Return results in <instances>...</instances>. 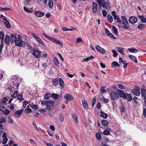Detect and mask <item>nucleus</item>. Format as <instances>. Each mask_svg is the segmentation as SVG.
<instances>
[{
	"label": "nucleus",
	"instance_id": "c85d7f7f",
	"mask_svg": "<svg viewBox=\"0 0 146 146\" xmlns=\"http://www.w3.org/2000/svg\"><path fill=\"white\" fill-rule=\"evenodd\" d=\"M51 97L56 100L59 97V95L57 94L53 93L51 95Z\"/></svg>",
	"mask_w": 146,
	"mask_h": 146
},
{
	"label": "nucleus",
	"instance_id": "49530a36",
	"mask_svg": "<svg viewBox=\"0 0 146 146\" xmlns=\"http://www.w3.org/2000/svg\"><path fill=\"white\" fill-rule=\"evenodd\" d=\"M17 99L18 100L22 101L24 100L21 94H20L18 95Z\"/></svg>",
	"mask_w": 146,
	"mask_h": 146
},
{
	"label": "nucleus",
	"instance_id": "bb28decb",
	"mask_svg": "<svg viewBox=\"0 0 146 146\" xmlns=\"http://www.w3.org/2000/svg\"><path fill=\"white\" fill-rule=\"evenodd\" d=\"M125 97L127 98L126 99L129 101H131L132 100V97L131 95L127 93L125 94Z\"/></svg>",
	"mask_w": 146,
	"mask_h": 146
},
{
	"label": "nucleus",
	"instance_id": "4be33fe9",
	"mask_svg": "<svg viewBox=\"0 0 146 146\" xmlns=\"http://www.w3.org/2000/svg\"><path fill=\"white\" fill-rule=\"evenodd\" d=\"M100 116L101 117L106 119L108 117V115L107 113L103 112L102 111H101L100 112Z\"/></svg>",
	"mask_w": 146,
	"mask_h": 146
},
{
	"label": "nucleus",
	"instance_id": "b1692460",
	"mask_svg": "<svg viewBox=\"0 0 146 146\" xmlns=\"http://www.w3.org/2000/svg\"><path fill=\"white\" fill-rule=\"evenodd\" d=\"M58 81L60 86L62 88H64V82L62 79L61 78H59Z\"/></svg>",
	"mask_w": 146,
	"mask_h": 146
},
{
	"label": "nucleus",
	"instance_id": "412c9836",
	"mask_svg": "<svg viewBox=\"0 0 146 146\" xmlns=\"http://www.w3.org/2000/svg\"><path fill=\"white\" fill-rule=\"evenodd\" d=\"M58 78H55L53 79L52 81V82L54 86H56L58 84Z\"/></svg>",
	"mask_w": 146,
	"mask_h": 146
},
{
	"label": "nucleus",
	"instance_id": "864d4df0",
	"mask_svg": "<svg viewBox=\"0 0 146 146\" xmlns=\"http://www.w3.org/2000/svg\"><path fill=\"white\" fill-rule=\"evenodd\" d=\"M26 45L27 46H28V47H29L28 48V49L29 50H30V49H31V50L32 51H33V50H34V49H33V47L32 46H30V44H29L28 42V43H27L26 42Z\"/></svg>",
	"mask_w": 146,
	"mask_h": 146
},
{
	"label": "nucleus",
	"instance_id": "e433bc0d",
	"mask_svg": "<svg viewBox=\"0 0 146 146\" xmlns=\"http://www.w3.org/2000/svg\"><path fill=\"white\" fill-rule=\"evenodd\" d=\"M145 24H140L137 27L140 30H143L145 28Z\"/></svg>",
	"mask_w": 146,
	"mask_h": 146
},
{
	"label": "nucleus",
	"instance_id": "58836bf2",
	"mask_svg": "<svg viewBox=\"0 0 146 146\" xmlns=\"http://www.w3.org/2000/svg\"><path fill=\"white\" fill-rule=\"evenodd\" d=\"M59 119L61 122L63 121L64 120V115L61 113H60L59 115Z\"/></svg>",
	"mask_w": 146,
	"mask_h": 146
},
{
	"label": "nucleus",
	"instance_id": "79ce46f5",
	"mask_svg": "<svg viewBox=\"0 0 146 146\" xmlns=\"http://www.w3.org/2000/svg\"><path fill=\"white\" fill-rule=\"evenodd\" d=\"M96 137L98 140H100L102 139V137L100 133H96Z\"/></svg>",
	"mask_w": 146,
	"mask_h": 146
},
{
	"label": "nucleus",
	"instance_id": "ea45409f",
	"mask_svg": "<svg viewBox=\"0 0 146 146\" xmlns=\"http://www.w3.org/2000/svg\"><path fill=\"white\" fill-rule=\"evenodd\" d=\"M112 29L114 32V33L116 35L118 33V30L114 26H112Z\"/></svg>",
	"mask_w": 146,
	"mask_h": 146
},
{
	"label": "nucleus",
	"instance_id": "603ef678",
	"mask_svg": "<svg viewBox=\"0 0 146 146\" xmlns=\"http://www.w3.org/2000/svg\"><path fill=\"white\" fill-rule=\"evenodd\" d=\"M48 101L44 100H43L41 102V105H46Z\"/></svg>",
	"mask_w": 146,
	"mask_h": 146
},
{
	"label": "nucleus",
	"instance_id": "bf43d9fd",
	"mask_svg": "<svg viewBox=\"0 0 146 146\" xmlns=\"http://www.w3.org/2000/svg\"><path fill=\"white\" fill-rule=\"evenodd\" d=\"M10 112V111L7 109H6L4 110V114L5 115H8Z\"/></svg>",
	"mask_w": 146,
	"mask_h": 146
},
{
	"label": "nucleus",
	"instance_id": "dca6fc26",
	"mask_svg": "<svg viewBox=\"0 0 146 146\" xmlns=\"http://www.w3.org/2000/svg\"><path fill=\"white\" fill-rule=\"evenodd\" d=\"M97 4L95 2H93V3L92 9L94 13H96L97 12Z\"/></svg>",
	"mask_w": 146,
	"mask_h": 146
},
{
	"label": "nucleus",
	"instance_id": "9b49d317",
	"mask_svg": "<svg viewBox=\"0 0 146 146\" xmlns=\"http://www.w3.org/2000/svg\"><path fill=\"white\" fill-rule=\"evenodd\" d=\"M96 48L97 51L100 53L103 54H105L106 53V51L99 46L97 45Z\"/></svg>",
	"mask_w": 146,
	"mask_h": 146
},
{
	"label": "nucleus",
	"instance_id": "f257e3e1",
	"mask_svg": "<svg viewBox=\"0 0 146 146\" xmlns=\"http://www.w3.org/2000/svg\"><path fill=\"white\" fill-rule=\"evenodd\" d=\"M15 45L18 47L25 48V47L26 42L22 40L19 38H17L15 42Z\"/></svg>",
	"mask_w": 146,
	"mask_h": 146
},
{
	"label": "nucleus",
	"instance_id": "7c9ffc66",
	"mask_svg": "<svg viewBox=\"0 0 146 146\" xmlns=\"http://www.w3.org/2000/svg\"><path fill=\"white\" fill-rule=\"evenodd\" d=\"M114 19L115 20L116 22H117L121 23V22L119 17L118 15H116L113 17Z\"/></svg>",
	"mask_w": 146,
	"mask_h": 146
},
{
	"label": "nucleus",
	"instance_id": "4d7b16f0",
	"mask_svg": "<svg viewBox=\"0 0 146 146\" xmlns=\"http://www.w3.org/2000/svg\"><path fill=\"white\" fill-rule=\"evenodd\" d=\"M30 102V101H23V106H24L25 108H26L27 104H29Z\"/></svg>",
	"mask_w": 146,
	"mask_h": 146
},
{
	"label": "nucleus",
	"instance_id": "774afa93",
	"mask_svg": "<svg viewBox=\"0 0 146 146\" xmlns=\"http://www.w3.org/2000/svg\"><path fill=\"white\" fill-rule=\"evenodd\" d=\"M8 122L9 123H11L13 122V121L11 117H8Z\"/></svg>",
	"mask_w": 146,
	"mask_h": 146
},
{
	"label": "nucleus",
	"instance_id": "72a5a7b5",
	"mask_svg": "<svg viewBox=\"0 0 146 146\" xmlns=\"http://www.w3.org/2000/svg\"><path fill=\"white\" fill-rule=\"evenodd\" d=\"M94 58V57L92 56H88L86 58H84L83 59V60H84L83 62H84V61H87H87H89L90 59H93Z\"/></svg>",
	"mask_w": 146,
	"mask_h": 146
},
{
	"label": "nucleus",
	"instance_id": "13d9d810",
	"mask_svg": "<svg viewBox=\"0 0 146 146\" xmlns=\"http://www.w3.org/2000/svg\"><path fill=\"white\" fill-rule=\"evenodd\" d=\"M80 42H83V41L82 38L80 37L76 39V42L79 43Z\"/></svg>",
	"mask_w": 146,
	"mask_h": 146
},
{
	"label": "nucleus",
	"instance_id": "052dcab7",
	"mask_svg": "<svg viewBox=\"0 0 146 146\" xmlns=\"http://www.w3.org/2000/svg\"><path fill=\"white\" fill-rule=\"evenodd\" d=\"M25 111L26 113H30L32 112V110L30 108H27L25 110Z\"/></svg>",
	"mask_w": 146,
	"mask_h": 146
},
{
	"label": "nucleus",
	"instance_id": "f704fd0d",
	"mask_svg": "<svg viewBox=\"0 0 146 146\" xmlns=\"http://www.w3.org/2000/svg\"><path fill=\"white\" fill-rule=\"evenodd\" d=\"M142 97H144V96H146V90L144 89H142L141 90Z\"/></svg>",
	"mask_w": 146,
	"mask_h": 146
},
{
	"label": "nucleus",
	"instance_id": "c03bdc74",
	"mask_svg": "<svg viewBox=\"0 0 146 146\" xmlns=\"http://www.w3.org/2000/svg\"><path fill=\"white\" fill-rule=\"evenodd\" d=\"M108 18L109 21L111 23L113 21V18L110 15H108Z\"/></svg>",
	"mask_w": 146,
	"mask_h": 146
},
{
	"label": "nucleus",
	"instance_id": "5fc2aeb1",
	"mask_svg": "<svg viewBox=\"0 0 146 146\" xmlns=\"http://www.w3.org/2000/svg\"><path fill=\"white\" fill-rule=\"evenodd\" d=\"M103 134L106 135H108L110 134V132L109 131L105 130L103 132Z\"/></svg>",
	"mask_w": 146,
	"mask_h": 146
},
{
	"label": "nucleus",
	"instance_id": "8fccbe9b",
	"mask_svg": "<svg viewBox=\"0 0 146 146\" xmlns=\"http://www.w3.org/2000/svg\"><path fill=\"white\" fill-rule=\"evenodd\" d=\"M18 92L17 90H15L14 93H13L12 97L13 98H16L17 96H18Z\"/></svg>",
	"mask_w": 146,
	"mask_h": 146
},
{
	"label": "nucleus",
	"instance_id": "cd10ccee",
	"mask_svg": "<svg viewBox=\"0 0 146 146\" xmlns=\"http://www.w3.org/2000/svg\"><path fill=\"white\" fill-rule=\"evenodd\" d=\"M5 40L7 44H8L10 43L9 36L8 35H6L5 36Z\"/></svg>",
	"mask_w": 146,
	"mask_h": 146
},
{
	"label": "nucleus",
	"instance_id": "ddd939ff",
	"mask_svg": "<svg viewBox=\"0 0 146 146\" xmlns=\"http://www.w3.org/2000/svg\"><path fill=\"white\" fill-rule=\"evenodd\" d=\"M34 56L36 58H39L41 55L40 51L38 50H35L33 52Z\"/></svg>",
	"mask_w": 146,
	"mask_h": 146
},
{
	"label": "nucleus",
	"instance_id": "e2e57ef3",
	"mask_svg": "<svg viewBox=\"0 0 146 146\" xmlns=\"http://www.w3.org/2000/svg\"><path fill=\"white\" fill-rule=\"evenodd\" d=\"M30 106H31L32 108H34V110H36L38 109V106L37 105H33L32 106H31V105H30Z\"/></svg>",
	"mask_w": 146,
	"mask_h": 146
},
{
	"label": "nucleus",
	"instance_id": "7ed1b4c3",
	"mask_svg": "<svg viewBox=\"0 0 146 146\" xmlns=\"http://www.w3.org/2000/svg\"><path fill=\"white\" fill-rule=\"evenodd\" d=\"M31 34L32 36L36 39L38 43L39 44H40L42 46L44 45V44L43 42L36 34L33 33H32Z\"/></svg>",
	"mask_w": 146,
	"mask_h": 146
},
{
	"label": "nucleus",
	"instance_id": "f8f14e48",
	"mask_svg": "<svg viewBox=\"0 0 146 146\" xmlns=\"http://www.w3.org/2000/svg\"><path fill=\"white\" fill-rule=\"evenodd\" d=\"M23 111V109L17 110L15 113V115L17 118H19L22 115Z\"/></svg>",
	"mask_w": 146,
	"mask_h": 146
},
{
	"label": "nucleus",
	"instance_id": "0eeeda50",
	"mask_svg": "<svg viewBox=\"0 0 146 146\" xmlns=\"http://www.w3.org/2000/svg\"><path fill=\"white\" fill-rule=\"evenodd\" d=\"M135 86V89H133L131 90V92L135 95L137 96H139L140 94L139 91L140 89L138 86Z\"/></svg>",
	"mask_w": 146,
	"mask_h": 146
},
{
	"label": "nucleus",
	"instance_id": "a211bd4d",
	"mask_svg": "<svg viewBox=\"0 0 146 146\" xmlns=\"http://www.w3.org/2000/svg\"><path fill=\"white\" fill-rule=\"evenodd\" d=\"M124 48L121 47H117V51L120 52L121 54L124 55L125 54L124 52L123 51Z\"/></svg>",
	"mask_w": 146,
	"mask_h": 146
},
{
	"label": "nucleus",
	"instance_id": "393cba45",
	"mask_svg": "<svg viewBox=\"0 0 146 146\" xmlns=\"http://www.w3.org/2000/svg\"><path fill=\"white\" fill-rule=\"evenodd\" d=\"M101 123L104 126H107L108 125V122L106 120H102L101 121Z\"/></svg>",
	"mask_w": 146,
	"mask_h": 146
},
{
	"label": "nucleus",
	"instance_id": "423d86ee",
	"mask_svg": "<svg viewBox=\"0 0 146 146\" xmlns=\"http://www.w3.org/2000/svg\"><path fill=\"white\" fill-rule=\"evenodd\" d=\"M110 96L111 99L113 100H117L119 98L118 94L114 91H111L110 92Z\"/></svg>",
	"mask_w": 146,
	"mask_h": 146
},
{
	"label": "nucleus",
	"instance_id": "37998d69",
	"mask_svg": "<svg viewBox=\"0 0 146 146\" xmlns=\"http://www.w3.org/2000/svg\"><path fill=\"white\" fill-rule=\"evenodd\" d=\"M120 111L121 113H125L126 111L125 108L123 106H122L120 108Z\"/></svg>",
	"mask_w": 146,
	"mask_h": 146
},
{
	"label": "nucleus",
	"instance_id": "c756f323",
	"mask_svg": "<svg viewBox=\"0 0 146 146\" xmlns=\"http://www.w3.org/2000/svg\"><path fill=\"white\" fill-rule=\"evenodd\" d=\"M51 97V95L49 93H46L44 96V98L45 100L49 99Z\"/></svg>",
	"mask_w": 146,
	"mask_h": 146
},
{
	"label": "nucleus",
	"instance_id": "a19ab883",
	"mask_svg": "<svg viewBox=\"0 0 146 146\" xmlns=\"http://www.w3.org/2000/svg\"><path fill=\"white\" fill-rule=\"evenodd\" d=\"M48 5L50 8H52L53 6V2L52 0H49Z\"/></svg>",
	"mask_w": 146,
	"mask_h": 146
},
{
	"label": "nucleus",
	"instance_id": "680f3d73",
	"mask_svg": "<svg viewBox=\"0 0 146 146\" xmlns=\"http://www.w3.org/2000/svg\"><path fill=\"white\" fill-rule=\"evenodd\" d=\"M72 116L75 122L76 123H78V121L77 117L76 116H75L74 115H73Z\"/></svg>",
	"mask_w": 146,
	"mask_h": 146
},
{
	"label": "nucleus",
	"instance_id": "20e7f679",
	"mask_svg": "<svg viewBox=\"0 0 146 146\" xmlns=\"http://www.w3.org/2000/svg\"><path fill=\"white\" fill-rule=\"evenodd\" d=\"M55 101V100L53 101L51 100L48 101L45 109L47 110H50L52 109L51 107H53Z\"/></svg>",
	"mask_w": 146,
	"mask_h": 146
},
{
	"label": "nucleus",
	"instance_id": "473e14b6",
	"mask_svg": "<svg viewBox=\"0 0 146 146\" xmlns=\"http://www.w3.org/2000/svg\"><path fill=\"white\" fill-rule=\"evenodd\" d=\"M24 11L27 13H31L32 12L33 10L29 8H27L26 7H24L23 8Z\"/></svg>",
	"mask_w": 146,
	"mask_h": 146
},
{
	"label": "nucleus",
	"instance_id": "6ab92c4d",
	"mask_svg": "<svg viewBox=\"0 0 146 146\" xmlns=\"http://www.w3.org/2000/svg\"><path fill=\"white\" fill-rule=\"evenodd\" d=\"M111 66L112 68H114L116 66L118 67L120 66V65L115 61H114L112 63Z\"/></svg>",
	"mask_w": 146,
	"mask_h": 146
},
{
	"label": "nucleus",
	"instance_id": "39448f33",
	"mask_svg": "<svg viewBox=\"0 0 146 146\" xmlns=\"http://www.w3.org/2000/svg\"><path fill=\"white\" fill-rule=\"evenodd\" d=\"M49 40L52 42L58 44L59 46L61 47H62L63 46V43L61 41L52 37H50V39H49Z\"/></svg>",
	"mask_w": 146,
	"mask_h": 146
},
{
	"label": "nucleus",
	"instance_id": "aec40b11",
	"mask_svg": "<svg viewBox=\"0 0 146 146\" xmlns=\"http://www.w3.org/2000/svg\"><path fill=\"white\" fill-rule=\"evenodd\" d=\"M137 16L141 20L143 23H146V18L143 15H138Z\"/></svg>",
	"mask_w": 146,
	"mask_h": 146
},
{
	"label": "nucleus",
	"instance_id": "69168bd1",
	"mask_svg": "<svg viewBox=\"0 0 146 146\" xmlns=\"http://www.w3.org/2000/svg\"><path fill=\"white\" fill-rule=\"evenodd\" d=\"M102 100L105 103H108L109 102L108 99H106L104 97L102 98Z\"/></svg>",
	"mask_w": 146,
	"mask_h": 146
},
{
	"label": "nucleus",
	"instance_id": "338daca9",
	"mask_svg": "<svg viewBox=\"0 0 146 146\" xmlns=\"http://www.w3.org/2000/svg\"><path fill=\"white\" fill-rule=\"evenodd\" d=\"M119 63H124L125 61H124L122 58L120 57L119 58Z\"/></svg>",
	"mask_w": 146,
	"mask_h": 146
},
{
	"label": "nucleus",
	"instance_id": "5701e85b",
	"mask_svg": "<svg viewBox=\"0 0 146 146\" xmlns=\"http://www.w3.org/2000/svg\"><path fill=\"white\" fill-rule=\"evenodd\" d=\"M4 23L7 28V29H9L11 28V26L9 22L7 20L5 21H4Z\"/></svg>",
	"mask_w": 146,
	"mask_h": 146
},
{
	"label": "nucleus",
	"instance_id": "4c0bfd02",
	"mask_svg": "<svg viewBox=\"0 0 146 146\" xmlns=\"http://www.w3.org/2000/svg\"><path fill=\"white\" fill-rule=\"evenodd\" d=\"M54 63L55 64V65L56 66H59V62H58V60H57V58L56 57L54 58Z\"/></svg>",
	"mask_w": 146,
	"mask_h": 146
},
{
	"label": "nucleus",
	"instance_id": "6e6d98bb",
	"mask_svg": "<svg viewBox=\"0 0 146 146\" xmlns=\"http://www.w3.org/2000/svg\"><path fill=\"white\" fill-rule=\"evenodd\" d=\"M6 122V121L5 119V117H2L1 118V119H0V123H5Z\"/></svg>",
	"mask_w": 146,
	"mask_h": 146
},
{
	"label": "nucleus",
	"instance_id": "09e8293b",
	"mask_svg": "<svg viewBox=\"0 0 146 146\" xmlns=\"http://www.w3.org/2000/svg\"><path fill=\"white\" fill-rule=\"evenodd\" d=\"M4 35L3 33L0 31V39L3 40L4 38Z\"/></svg>",
	"mask_w": 146,
	"mask_h": 146
},
{
	"label": "nucleus",
	"instance_id": "4468645a",
	"mask_svg": "<svg viewBox=\"0 0 146 146\" xmlns=\"http://www.w3.org/2000/svg\"><path fill=\"white\" fill-rule=\"evenodd\" d=\"M45 13L40 11H37L35 12V15L38 17H42L44 15Z\"/></svg>",
	"mask_w": 146,
	"mask_h": 146
},
{
	"label": "nucleus",
	"instance_id": "f03ea898",
	"mask_svg": "<svg viewBox=\"0 0 146 146\" xmlns=\"http://www.w3.org/2000/svg\"><path fill=\"white\" fill-rule=\"evenodd\" d=\"M122 23V24H124V25L122 26L123 29H128L129 27L128 23L125 16H121Z\"/></svg>",
	"mask_w": 146,
	"mask_h": 146
},
{
	"label": "nucleus",
	"instance_id": "1a4fd4ad",
	"mask_svg": "<svg viewBox=\"0 0 146 146\" xmlns=\"http://www.w3.org/2000/svg\"><path fill=\"white\" fill-rule=\"evenodd\" d=\"M117 93L120 97L122 98L123 100L126 99L125 94L123 90H119L117 91Z\"/></svg>",
	"mask_w": 146,
	"mask_h": 146
},
{
	"label": "nucleus",
	"instance_id": "0e129e2a",
	"mask_svg": "<svg viewBox=\"0 0 146 146\" xmlns=\"http://www.w3.org/2000/svg\"><path fill=\"white\" fill-rule=\"evenodd\" d=\"M8 141V139L7 138H4L2 141V143L3 144H6Z\"/></svg>",
	"mask_w": 146,
	"mask_h": 146
},
{
	"label": "nucleus",
	"instance_id": "a878e982",
	"mask_svg": "<svg viewBox=\"0 0 146 146\" xmlns=\"http://www.w3.org/2000/svg\"><path fill=\"white\" fill-rule=\"evenodd\" d=\"M83 106L85 109L88 108V106L86 100H82V101Z\"/></svg>",
	"mask_w": 146,
	"mask_h": 146
},
{
	"label": "nucleus",
	"instance_id": "de8ad7c7",
	"mask_svg": "<svg viewBox=\"0 0 146 146\" xmlns=\"http://www.w3.org/2000/svg\"><path fill=\"white\" fill-rule=\"evenodd\" d=\"M105 86L102 87L100 89V90L101 93H104L106 92V90L105 89Z\"/></svg>",
	"mask_w": 146,
	"mask_h": 146
},
{
	"label": "nucleus",
	"instance_id": "c9c22d12",
	"mask_svg": "<svg viewBox=\"0 0 146 146\" xmlns=\"http://www.w3.org/2000/svg\"><path fill=\"white\" fill-rule=\"evenodd\" d=\"M128 50L130 52L133 53H136L138 51L137 49L134 48H128Z\"/></svg>",
	"mask_w": 146,
	"mask_h": 146
},
{
	"label": "nucleus",
	"instance_id": "2f4dec72",
	"mask_svg": "<svg viewBox=\"0 0 146 146\" xmlns=\"http://www.w3.org/2000/svg\"><path fill=\"white\" fill-rule=\"evenodd\" d=\"M129 56L131 59L134 61L135 63H137V60L136 57L131 55H129Z\"/></svg>",
	"mask_w": 146,
	"mask_h": 146
},
{
	"label": "nucleus",
	"instance_id": "3c124183",
	"mask_svg": "<svg viewBox=\"0 0 146 146\" xmlns=\"http://www.w3.org/2000/svg\"><path fill=\"white\" fill-rule=\"evenodd\" d=\"M7 10H11V9L9 8L6 7V8H2L0 7V11H6Z\"/></svg>",
	"mask_w": 146,
	"mask_h": 146
},
{
	"label": "nucleus",
	"instance_id": "2eb2a0df",
	"mask_svg": "<svg viewBox=\"0 0 146 146\" xmlns=\"http://www.w3.org/2000/svg\"><path fill=\"white\" fill-rule=\"evenodd\" d=\"M64 98L66 100L69 101L72 100L73 99V97L69 94H66L64 96Z\"/></svg>",
	"mask_w": 146,
	"mask_h": 146
},
{
	"label": "nucleus",
	"instance_id": "f3484780",
	"mask_svg": "<svg viewBox=\"0 0 146 146\" xmlns=\"http://www.w3.org/2000/svg\"><path fill=\"white\" fill-rule=\"evenodd\" d=\"M17 38L15 35H12L10 36V40L11 43H13L15 42Z\"/></svg>",
	"mask_w": 146,
	"mask_h": 146
},
{
	"label": "nucleus",
	"instance_id": "6e6552de",
	"mask_svg": "<svg viewBox=\"0 0 146 146\" xmlns=\"http://www.w3.org/2000/svg\"><path fill=\"white\" fill-rule=\"evenodd\" d=\"M129 21L130 23L133 24L137 22V19L135 16H131L129 17Z\"/></svg>",
	"mask_w": 146,
	"mask_h": 146
},
{
	"label": "nucleus",
	"instance_id": "a18cd8bd",
	"mask_svg": "<svg viewBox=\"0 0 146 146\" xmlns=\"http://www.w3.org/2000/svg\"><path fill=\"white\" fill-rule=\"evenodd\" d=\"M112 52L113 53V56L115 57H116L118 54L116 51L115 50H112Z\"/></svg>",
	"mask_w": 146,
	"mask_h": 146
},
{
	"label": "nucleus",
	"instance_id": "9d476101",
	"mask_svg": "<svg viewBox=\"0 0 146 146\" xmlns=\"http://www.w3.org/2000/svg\"><path fill=\"white\" fill-rule=\"evenodd\" d=\"M97 1L100 6H102L103 7L105 8L106 9H107L105 0H97Z\"/></svg>",
	"mask_w": 146,
	"mask_h": 146
}]
</instances>
